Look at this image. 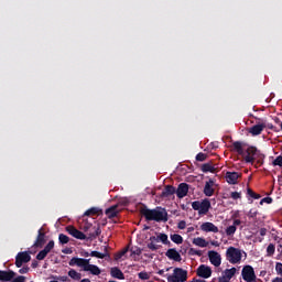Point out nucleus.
<instances>
[{"mask_svg":"<svg viewBox=\"0 0 282 282\" xmlns=\"http://www.w3.org/2000/svg\"><path fill=\"white\" fill-rule=\"evenodd\" d=\"M138 276L141 279V281H149L151 279V275H149L147 271L138 273Z\"/></svg>","mask_w":282,"mask_h":282,"instance_id":"39","label":"nucleus"},{"mask_svg":"<svg viewBox=\"0 0 282 282\" xmlns=\"http://www.w3.org/2000/svg\"><path fill=\"white\" fill-rule=\"evenodd\" d=\"M100 213V208L98 207H93L90 209H87L84 215L85 217H91V215H98Z\"/></svg>","mask_w":282,"mask_h":282,"instance_id":"32","label":"nucleus"},{"mask_svg":"<svg viewBox=\"0 0 282 282\" xmlns=\"http://www.w3.org/2000/svg\"><path fill=\"white\" fill-rule=\"evenodd\" d=\"M247 257L246 251H242L239 248L229 247L226 251V259L229 261V263H232V265L237 263H241L242 257Z\"/></svg>","mask_w":282,"mask_h":282,"instance_id":"3","label":"nucleus"},{"mask_svg":"<svg viewBox=\"0 0 282 282\" xmlns=\"http://www.w3.org/2000/svg\"><path fill=\"white\" fill-rule=\"evenodd\" d=\"M188 254H189V257H202V254H204V253L202 252V250H197L195 248H191L188 250Z\"/></svg>","mask_w":282,"mask_h":282,"instance_id":"36","label":"nucleus"},{"mask_svg":"<svg viewBox=\"0 0 282 282\" xmlns=\"http://www.w3.org/2000/svg\"><path fill=\"white\" fill-rule=\"evenodd\" d=\"M203 173H215L216 169L212 163H204L200 167Z\"/></svg>","mask_w":282,"mask_h":282,"instance_id":"28","label":"nucleus"},{"mask_svg":"<svg viewBox=\"0 0 282 282\" xmlns=\"http://www.w3.org/2000/svg\"><path fill=\"white\" fill-rule=\"evenodd\" d=\"M256 120H258V123L249 129V133L251 135H261L263 129H265V121L261 118H256Z\"/></svg>","mask_w":282,"mask_h":282,"instance_id":"8","label":"nucleus"},{"mask_svg":"<svg viewBox=\"0 0 282 282\" xmlns=\"http://www.w3.org/2000/svg\"><path fill=\"white\" fill-rule=\"evenodd\" d=\"M247 195H249V197H252V199H261V194L254 193L252 188L247 189Z\"/></svg>","mask_w":282,"mask_h":282,"instance_id":"38","label":"nucleus"},{"mask_svg":"<svg viewBox=\"0 0 282 282\" xmlns=\"http://www.w3.org/2000/svg\"><path fill=\"white\" fill-rule=\"evenodd\" d=\"M274 252H276V247L274 246V243H270L267 247V257H274Z\"/></svg>","mask_w":282,"mask_h":282,"instance_id":"33","label":"nucleus"},{"mask_svg":"<svg viewBox=\"0 0 282 282\" xmlns=\"http://www.w3.org/2000/svg\"><path fill=\"white\" fill-rule=\"evenodd\" d=\"M241 278L245 282H257L254 268L250 264H246L241 270Z\"/></svg>","mask_w":282,"mask_h":282,"instance_id":"6","label":"nucleus"},{"mask_svg":"<svg viewBox=\"0 0 282 282\" xmlns=\"http://www.w3.org/2000/svg\"><path fill=\"white\" fill-rule=\"evenodd\" d=\"M46 254H50L54 250V240H50L48 243L43 249Z\"/></svg>","mask_w":282,"mask_h":282,"instance_id":"37","label":"nucleus"},{"mask_svg":"<svg viewBox=\"0 0 282 282\" xmlns=\"http://www.w3.org/2000/svg\"><path fill=\"white\" fill-rule=\"evenodd\" d=\"M86 272H90V274H94V276H98L100 275V268H98L96 264L88 263L86 267Z\"/></svg>","mask_w":282,"mask_h":282,"instance_id":"24","label":"nucleus"},{"mask_svg":"<svg viewBox=\"0 0 282 282\" xmlns=\"http://www.w3.org/2000/svg\"><path fill=\"white\" fill-rule=\"evenodd\" d=\"M32 256L28 251L19 252L15 257V267L21 268L23 263H30Z\"/></svg>","mask_w":282,"mask_h":282,"instance_id":"7","label":"nucleus"},{"mask_svg":"<svg viewBox=\"0 0 282 282\" xmlns=\"http://www.w3.org/2000/svg\"><path fill=\"white\" fill-rule=\"evenodd\" d=\"M213 186H215V181L213 180L205 183L203 193L206 197H213L215 195V188H213Z\"/></svg>","mask_w":282,"mask_h":282,"instance_id":"15","label":"nucleus"},{"mask_svg":"<svg viewBox=\"0 0 282 282\" xmlns=\"http://www.w3.org/2000/svg\"><path fill=\"white\" fill-rule=\"evenodd\" d=\"M259 232H260V237H265L268 235V229L267 228H260Z\"/></svg>","mask_w":282,"mask_h":282,"instance_id":"51","label":"nucleus"},{"mask_svg":"<svg viewBox=\"0 0 282 282\" xmlns=\"http://www.w3.org/2000/svg\"><path fill=\"white\" fill-rule=\"evenodd\" d=\"M58 281L67 282V281H69V278H67V275H63V276L58 278Z\"/></svg>","mask_w":282,"mask_h":282,"instance_id":"54","label":"nucleus"},{"mask_svg":"<svg viewBox=\"0 0 282 282\" xmlns=\"http://www.w3.org/2000/svg\"><path fill=\"white\" fill-rule=\"evenodd\" d=\"M175 193H176V197H178V199H184V197H186V195H188V184L181 183Z\"/></svg>","mask_w":282,"mask_h":282,"instance_id":"16","label":"nucleus"},{"mask_svg":"<svg viewBox=\"0 0 282 282\" xmlns=\"http://www.w3.org/2000/svg\"><path fill=\"white\" fill-rule=\"evenodd\" d=\"M165 257H167V259H171L172 261H182V256L180 254V252H177V249L175 248L169 249L165 252Z\"/></svg>","mask_w":282,"mask_h":282,"instance_id":"18","label":"nucleus"},{"mask_svg":"<svg viewBox=\"0 0 282 282\" xmlns=\"http://www.w3.org/2000/svg\"><path fill=\"white\" fill-rule=\"evenodd\" d=\"M89 261H91V259H85V258H72L68 262V264L70 267L77 265V268H83L84 272H86V268L87 265H89Z\"/></svg>","mask_w":282,"mask_h":282,"instance_id":"9","label":"nucleus"},{"mask_svg":"<svg viewBox=\"0 0 282 282\" xmlns=\"http://www.w3.org/2000/svg\"><path fill=\"white\" fill-rule=\"evenodd\" d=\"M58 241L62 246H65V243H69V238L65 234H59Z\"/></svg>","mask_w":282,"mask_h":282,"instance_id":"35","label":"nucleus"},{"mask_svg":"<svg viewBox=\"0 0 282 282\" xmlns=\"http://www.w3.org/2000/svg\"><path fill=\"white\" fill-rule=\"evenodd\" d=\"M273 166H282V155L276 156V159L272 162Z\"/></svg>","mask_w":282,"mask_h":282,"instance_id":"44","label":"nucleus"},{"mask_svg":"<svg viewBox=\"0 0 282 282\" xmlns=\"http://www.w3.org/2000/svg\"><path fill=\"white\" fill-rule=\"evenodd\" d=\"M130 252H131V257H133V254H137V257H140V254H142V249H140L139 247H135V248H131L130 249Z\"/></svg>","mask_w":282,"mask_h":282,"instance_id":"41","label":"nucleus"},{"mask_svg":"<svg viewBox=\"0 0 282 282\" xmlns=\"http://www.w3.org/2000/svg\"><path fill=\"white\" fill-rule=\"evenodd\" d=\"M196 274L200 279H210L213 276V269L206 264H200L196 270Z\"/></svg>","mask_w":282,"mask_h":282,"instance_id":"10","label":"nucleus"},{"mask_svg":"<svg viewBox=\"0 0 282 282\" xmlns=\"http://www.w3.org/2000/svg\"><path fill=\"white\" fill-rule=\"evenodd\" d=\"M63 254H72V249L70 248H65L62 250Z\"/></svg>","mask_w":282,"mask_h":282,"instance_id":"52","label":"nucleus"},{"mask_svg":"<svg viewBox=\"0 0 282 282\" xmlns=\"http://www.w3.org/2000/svg\"><path fill=\"white\" fill-rule=\"evenodd\" d=\"M101 234H102V230L100 229V226H97L95 229V232H93L90 237H93V239H96V237H100Z\"/></svg>","mask_w":282,"mask_h":282,"instance_id":"42","label":"nucleus"},{"mask_svg":"<svg viewBox=\"0 0 282 282\" xmlns=\"http://www.w3.org/2000/svg\"><path fill=\"white\" fill-rule=\"evenodd\" d=\"M232 149L243 158L246 164H254V160H257V164L263 165V160H265V154L261 153L256 147H249L247 150H243V143L241 141H235L232 143Z\"/></svg>","mask_w":282,"mask_h":282,"instance_id":"1","label":"nucleus"},{"mask_svg":"<svg viewBox=\"0 0 282 282\" xmlns=\"http://www.w3.org/2000/svg\"><path fill=\"white\" fill-rule=\"evenodd\" d=\"M80 254L82 257H91V253H89V251H82Z\"/></svg>","mask_w":282,"mask_h":282,"instance_id":"56","label":"nucleus"},{"mask_svg":"<svg viewBox=\"0 0 282 282\" xmlns=\"http://www.w3.org/2000/svg\"><path fill=\"white\" fill-rule=\"evenodd\" d=\"M193 243L194 246H198V248H206L208 246V242L206 241V239L202 237L194 238Z\"/></svg>","mask_w":282,"mask_h":282,"instance_id":"26","label":"nucleus"},{"mask_svg":"<svg viewBox=\"0 0 282 282\" xmlns=\"http://www.w3.org/2000/svg\"><path fill=\"white\" fill-rule=\"evenodd\" d=\"M170 239L171 241H173V243H176L177 246L184 243V238L180 234L171 235Z\"/></svg>","mask_w":282,"mask_h":282,"instance_id":"29","label":"nucleus"},{"mask_svg":"<svg viewBox=\"0 0 282 282\" xmlns=\"http://www.w3.org/2000/svg\"><path fill=\"white\" fill-rule=\"evenodd\" d=\"M225 232H226L227 237H232V235H235L237 232V227L231 225L226 228Z\"/></svg>","mask_w":282,"mask_h":282,"instance_id":"34","label":"nucleus"},{"mask_svg":"<svg viewBox=\"0 0 282 282\" xmlns=\"http://www.w3.org/2000/svg\"><path fill=\"white\" fill-rule=\"evenodd\" d=\"M250 213V217H257V212H252V209L249 212Z\"/></svg>","mask_w":282,"mask_h":282,"instance_id":"61","label":"nucleus"},{"mask_svg":"<svg viewBox=\"0 0 282 282\" xmlns=\"http://www.w3.org/2000/svg\"><path fill=\"white\" fill-rule=\"evenodd\" d=\"M17 276V273L12 270L3 271L0 270V281H12Z\"/></svg>","mask_w":282,"mask_h":282,"instance_id":"20","label":"nucleus"},{"mask_svg":"<svg viewBox=\"0 0 282 282\" xmlns=\"http://www.w3.org/2000/svg\"><path fill=\"white\" fill-rule=\"evenodd\" d=\"M275 272L278 274H280V276H282V263L281 262L275 263Z\"/></svg>","mask_w":282,"mask_h":282,"instance_id":"47","label":"nucleus"},{"mask_svg":"<svg viewBox=\"0 0 282 282\" xmlns=\"http://www.w3.org/2000/svg\"><path fill=\"white\" fill-rule=\"evenodd\" d=\"M90 257H96V259H106V257H109L107 247H105V253H100L99 251H91Z\"/></svg>","mask_w":282,"mask_h":282,"instance_id":"30","label":"nucleus"},{"mask_svg":"<svg viewBox=\"0 0 282 282\" xmlns=\"http://www.w3.org/2000/svg\"><path fill=\"white\" fill-rule=\"evenodd\" d=\"M200 230H203V232H219V227L215 226L213 223L207 221L200 225Z\"/></svg>","mask_w":282,"mask_h":282,"instance_id":"17","label":"nucleus"},{"mask_svg":"<svg viewBox=\"0 0 282 282\" xmlns=\"http://www.w3.org/2000/svg\"><path fill=\"white\" fill-rule=\"evenodd\" d=\"M210 243H212L213 246H215V248H219V241L213 240V241H210Z\"/></svg>","mask_w":282,"mask_h":282,"instance_id":"58","label":"nucleus"},{"mask_svg":"<svg viewBox=\"0 0 282 282\" xmlns=\"http://www.w3.org/2000/svg\"><path fill=\"white\" fill-rule=\"evenodd\" d=\"M150 241L162 242L163 246H171V240H169V235L159 234L158 236H151Z\"/></svg>","mask_w":282,"mask_h":282,"instance_id":"13","label":"nucleus"},{"mask_svg":"<svg viewBox=\"0 0 282 282\" xmlns=\"http://www.w3.org/2000/svg\"><path fill=\"white\" fill-rule=\"evenodd\" d=\"M30 272V268L29 267H23L19 270L20 274H28Z\"/></svg>","mask_w":282,"mask_h":282,"instance_id":"50","label":"nucleus"},{"mask_svg":"<svg viewBox=\"0 0 282 282\" xmlns=\"http://www.w3.org/2000/svg\"><path fill=\"white\" fill-rule=\"evenodd\" d=\"M45 257H47V253L44 251V249L36 254L37 261H43Z\"/></svg>","mask_w":282,"mask_h":282,"instance_id":"43","label":"nucleus"},{"mask_svg":"<svg viewBox=\"0 0 282 282\" xmlns=\"http://www.w3.org/2000/svg\"><path fill=\"white\" fill-rule=\"evenodd\" d=\"M232 226H235V228H237V226H241V221L239 219H236V220H234Z\"/></svg>","mask_w":282,"mask_h":282,"instance_id":"57","label":"nucleus"},{"mask_svg":"<svg viewBox=\"0 0 282 282\" xmlns=\"http://www.w3.org/2000/svg\"><path fill=\"white\" fill-rule=\"evenodd\" d=\"M272 197H264L260 200V206H263V204H272Z\"/></svg>","mask_w":282,"mask_h":282,"instance_id":"45","label":"nucleus"},{"mask_svg":"<svg viewBox=\"0 0 282 282\" xmlns=\"http://www.w3.org/2000/svg\"><path fill=\"white\" fill-rule=\"evenodd\" d=\"M208 259L215 268H219V265H221V254H219V252L214 250L208 251Z\"/></svg>","mask_w":282,"mask_h":282,"instance_id":"12","label":"nucleus"},{"mask_svg":"<svg viewBox=\"0 0 282 282\" xmlns=\"http://www.w3.org/2000/svg\"><path fill=\"white\" fill-rule=\"evenodd\" d=\"M177 229H178V230H185V229H186V220H181V221L177 224Z\"/></svg>","mask_w":282,"mask_h":282,"instance_id":"48","label":"nucleus"},{"mask_svg":"<svg viewBox=\"0 0 282 282\" xmlns=\"http://www.w3.org/2000/svg\"><path fill=\"white\" fill-rule=\"evenodd\" d=\"M208 158V155H206L204 152H199L196 155V161L197 162H206V159Z\"/></svg>","mask_w":282,"mask_h":282,"instance_id":"40","label":"nucleus"},{"mask_svg":"<svg viewBox=\"0 0 282 282\" xmlns=\"http://www.w3.org/2000/svg\"><path fill=\"white\" fill-rule=\"evenodd\" d=\"M230 197H231V199H235V200L241 199V193H239V192H231Z\"/></svg>","mask_w":282,"mask_h":282,"instance_id":"46","label":"nucleus"},{"mask_svg":"<svg viewBox=\"0 0 282 282\" xmlns=\"http://www.w3.org/2000/svg\"><path fill=\"white\" fill-rule=\"evenodd\" d=\"M235 274H237V268L232 267L231 269H226L224 271V275L223 276L230 281V279H232V276H235Z\"/></svg>","mask_w":282,"mask_h":282,"instance_id":"27","label":"nucleus"},{"mask_svg":"<svg viewBox=\"0 0 282 282\" xmlns=\"http://www.w3.org/2000/svg\"><path fill=\"white\" fill-rule=\"evenodd\" d=\"M192 208L193 210H198V215H208V210H210V200L205 198L202 202H193Z\"/></svg>","mask_w":282,"mask_h":282,"instance_id":"4","label":"nucleus"},{"mask_svg":"<svg viewBox=\"0 0 282 282\" xmlns=\"http://www.w3.org/2000/svg\"><path fill=\"white\" fill-rule=\"evenodd\" d=\"M176 189L173 185H166L161 193V197H171V195H175Z\"/></svg>","mask_w":282,"mask_h":282,"instance_id":"23","label":"nucleus"},{"mask_svg":"<svg viewBox=\"0 0 282 282\" xmlns=\"http://www.w3.org/2000/svg\"><path fill=\"white\" fill-rule=\"evenodd\" d=\"M105 213L108 219H113L115 217H118V214L120 213V210H118V205H113L107 208Z\"/></svg>","mask_w":282,"mask_h":282,"instance_id":"22","label":"nucleus"},{"mask_svg":"<svg viewBox=\"0 0 282 282\" xmlns=\"http://www.w3.org/2000/svg\"><path fill=\"white\" fill-rule=\"evenodd\" d=\"M80 282H91L89 279H83Z\"/></svg>","mask_w":282,"mask_h":282,"instance_id":"63","label":"nucleus"},{"mask_svg":"<svg viewBox=\"0 0 282 282\" xmlns=\"http://www.w3.org/2000/svg\"><path fill=\"white\" fill-rule=\"evenodd\" d=\"M12 282H25V276L19 275L17 278H13Z\"/></svg>","mask_w":282,"mask_h":282,"instance_id":"49","label":"nucleus"},{"mask_svg":"<svg viewBox=\"0 0 282 282\" xmlns=\"http://www.w3.org/2000/svg\"><path fill=\"white\" fill-rule=\"evenodd\" d=\"M265 128H268V129H271V130H272V129H274V124H272V123H268V124H267V123H265Z\"/></svg>","mask_w":282,"mask_h":282,"instance_id":"60","label":"nucleus"},{"mask_svg":"<svg viewBox=\"0 0 282 282\" xmlns=\"http://www.w3.org/2000/svg\"><path fill=\"white\" fill-rule=\"evenodd\" d=\"M271 282H282V278L281 276H276V278L272 279Z\"/></svg>","mask_w":282,"mask_h":282,"instance_id":"59","label":"nucleus"},{"mask_svg":"<svg viewBox=\"0 0 282 282\" xmlns=\"http://www.w3.org/2000/svg\"><path fill=\"white\" fill-rule=\"evenodd\" d=\"M188 279V271L182 268H175L173 275L167 276V282H186Z\"/></svg>","mask_w":282,"mask_h":282,"instance_id":"5","label":"nucleus"},{"mask_svg":"<svg viewBox=\"0 0 282 282\" xmlns=\"http://www.w3.org/2000/svg\"><path fill=\"white\" fill-rule=\"evenodd\" d=\"M140 215L144 217L145 221H156L158 224L169 221V213H166V209L161 207L149 209L147 205H143L140 208Z\"/></svg>","mask_w":282,"mask_h":282,"instance_id":"2","label":"nucleus"},{"mask_svg":"<svg viewBox=\"0 0 282 282\" xmlns=\"http://www.w3.org/2000/svg\"><path fill=\"white\" fill-rule=\"evenodd\" d=\"M155 243H158V240H148L147 248L152 252L160 250V248H162V245H155Z\"/></svg>","mask_w":282,"mask_h":282,"instance_id":"25","label":"nucleus"},{"mask_svg":"<svg viewBox=\"0 0 282 282\" xmlns=\"http://www.w3.org/2000/svg\"><path fill=\"white\" fill-rule=\"evenodd\" d=\"M110 275L112 276V279H118L119 281H124V273L118 267H112L110 269Z\"/></svg>","mask_w":282,"mask_h":282,"instance_id":"19","label":"nucleus"},{"mask_svg":"<svg viewBox=\"0 0 282 282\" xmlns=\"http://www.w3.org/2000/svg\"><path fill=\"white\" fill-rule=\"evenodd\" d=\"M66 231L68 232V235H70L75 239H79L80 241H85V239H87V236L83 231L76 229V227L74 226H67Z\"/></svg>","mask_w":282,"mask_h":282,"instance_id":"11","label":"nucleus"},{"mask_svg":"<svg viewBox=\"0 0 282 282\" xmlns=\"http://www.w3.org/2000/svg\"><path fill=\"white\" fill-rule=\"evenodd\" d=\"M129 252V247H126L122 251H120V257H124Z\"/></svg>","mask_w":282,"mask_h":282,"instance_id":"53","label":"nucleus"},{"mask_svg":"<svg viewBox=\"0 0 282 282\" xmlns=\"http://www.w3.org/2000/svg\"><path fill=\"white\" fill-rule=\"evenodd\" d=\"M241 177V174L239 172H227L226 173V182L229 184H237V181Z\"/></svg>","mask_w":282,"mask_h":282,"instance_id":"21","label":"nucleus"},{"mask_svg":"<svg viewBox=\"0 0 282 282\" xmlns=\"http://www.w3.org/2000/svg\"><path fill=\"white\" fill-rule=\"evenodd\" d=\"M43 246H45V232L43 231V228H40L37 231L36 240L33 243V247L43 248Z\"/></svg>","mask_w":282,"mask_h":282,"instance_id":"14","label":"nucleus"},{"mask_svg":"<svg viewBox=\"0 0 282 282\" xmlns=\"http://www.w3.org/2000/svg\"><path fill=\"white\" fill-rule=\"evenodd\" d=\"M191 282H206V280L193 279Z\"/></svg>","mask_w":282,"mask_h":282,"instance_id":"62","label":"nucleus"},{"mask_svg":"<svg viewBox=\"0 0 282 282\" xmlns=\"http://www.w3.org/2000/svg\"><path fill=\"white\" fill-rule=\"evenodd\" d=\"M31 268H33V269L39 268V261L33 260L31 263Z\"/></svg>","mask_w":282,"mask_h":282,"instance_id":"55","label":"nucleus"},{"mask_svg":"<svg viewBox=\"0 0 282 282\" xmlns=\"http://www.w3.org/2000/svg\"><path fill=\"white\" fill-rule=\"evenodd\" d=\"M68 276H70V279H73L74 281H80L83 275L79 272H77L76 270L70 269L68 271Z\"/></svg>","mask_w":282,"mask_h":282,"instance_id":"31","label":"nucleus"},{"mask_svg":"<svg viewBox=\"0 0 282 282\" xmlns=\"http://www.w3.org/2000/svg\"><path fill=\"white\" fill-rule=\"evenodd\" d=\"M122 256H120V252L119 253H117V256H116V260L118 261V259H120Z\"/></svg>","mask_w":282,"mask_h":282,"instance_id":"64","label":"nucleus"}]
</instances>
